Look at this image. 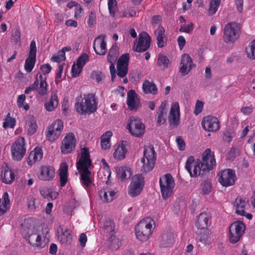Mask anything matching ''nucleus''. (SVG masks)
Instances as JSON below:
<instances>
[{"mask_svg":"<svg viewBox=\"0 0 255 255\" xmlns=\"http://www.w3.org/2000/svg\"><path fill=\"white\" fill-rule=\"evenodd\" d=\"M93 167L89 149L86 147L81 148L80 158L77 162V168L80 175L82 183L85 187H89L92 183L91 176Z\"/></svg>","mask_w":255,"mask_h":255,"instance_id":"1","label":"nucleus"},{"mask_svg":"<svg viewBox=\"0 0 255 255\" xmlns=\"http://www.w3.org/2000/svg\"><path fill=\"white\" fill-rule=\"evenodd\" d=\"M26 97L24 94L19 95L17 98V105L18 108H22L24 110L27 111L29 109L28 104L24 105V102L25 100Z\"/></svg>","mask_w":255,"mask_h":255,"instance_id":"55","label":"nucleus"},{"mask_svg":"<svg viewBox=\"0 0 255 255\" xmlns=\"http://www.w3.org/2000/svg\"><path fill=\"white\" fill-rule=\"evenodd\" d=\"M89 59L88 54L84 53L74 63L71 68V75L73 77H77L80 75L84 65L89 61Z\"/></svg>","mask_w":255,"mask_h":255,"instance_id":"22","label":"nucleus"},{"mask_svg":"<svg viewBox=\"0 0 255 255\" xmlns=\"http://www.w3.org/2000/svg\"><path fill=\"white\" fill-rule=\"evenodd\" d=\"M155 229V222L151 217L142 219L135 226L134 233L136 238L141 242L149 239Z\"/></svg>","mask_w":255,"mask_h":255,"instance_id":"3","label":"nucleus"},{"mask_svg":"<svg viewBox=\"0 0 255 255\" xmlns=\"http://www.w3.org/2000/svg\"><path fill=\"white\" fill-rule=\"evenodd\" d=\"M154 33L156 37L158 47L162 48L165 46L167 43V38L165 35L164 28L161 26H159L155 31Z\"/></svg>","mask_w":255,"mask_h":255,"instance_id":"38","label":"nucleus"},{"mask_svg":"<svg viewBox=\"0 0 255 255\" xmlns=\"http://www.w3.org/2000/svg\"><path fill=\"white\" fill-rule=\"evenodd\" d=\"M199 240L205 245H209L213 241L211 232L206 229L199 236Z\"/></svg>","mask_w":255,"mask_h":255,"instance_id":"44","label":"nucleus"},{"mask_svg":"<svg viewBox=\"0 0 255 255\" xmlns=\"http://www.w3.org/2000/svg\"><path fill=\"white\" fill-rule=\"evenodd\" d=\"M36 46L35 41L32 40L30 44L29 52L28 57L24 64V69L27 73H30L33 69L36 62Z\"/></svg>","mask_w":255,"mask_h":255,"instance_id":"20","label":"nucleus"},{"mask_svg":"<svg viewBox=\"0 0 255 255\" xmlns=\"http://www.w3.org/2000/svg\"><path fill=\"white\" fill-rule=\"evenodd\" d=\"M101 163H102L103 169L104 170V174L105 178L109 179L111 174L110 166L105 159L101 160Z\"/></svg>","mask_w":255,"mask_h":255,"instance_id":"59","label":"nucleus"},{"mask_svg":"<svg viewBox=\"0 0 255 255\" xmlns=\"http://www.w3.org/2000/svg\"><path fill=\"white\" fill-rule=\"evenodd\" d=\"M127 128L132 136L140 137L144 134L145 127L140 119L131 117L128 120Z\"/></svg>","mask_w":255,"mask_h":255,"instance_id":"8","label":"nucleus"},{"mask_svg":"<svg viewBox=\"0 0 255 255\" xmlns=\"http://www.w3.org/2000/svg\"><path fill=\"white\" fill-rule=\"evenodd\" d=\"M65 54L64 49H62L58 52L56 54L52 56L51 60L54 62H60L65 60Z\"/></svg>","mask_w":255,"mask_h":255,"instance_id":"56","label":"nucleus"},{"mask_svg":"<svg viewBox=\"0 0 255 255\" xmlns=\"http://www.w3.org/2000/svg\"><path fill=\"white\" fill-rule=\"evenodd\" d=\"M24 128L29 135H32L36 132L37 129V125L33 116L28 115L25 117Z\"/></svg>","mask_w":255,"mask_h":255,"instance_id":"33","label":"nucleus"},{"mask_svg":"<svg viewBox=\"0 0 255 255\" xmlns=\"http://www.w3.org/2000/svg\"><path fill=\"white\" fill-rule=\"evenodd\" d=\"M37 79L36 91L41 96L45 95L47 93L48 85L46 83V76L41 74H37L36 77Z\"/></svg>","mask_w":255,"mask_h":255,"instance_id":"35","label":"nucleus"},{"mask_svg":"<svg viewBox=\"0 0 255 255\" xmlns=\"http://www.w3.org/2000/svg\"><path fill=\"white\" fill-rule=\"evenodd\" d=\"M200 189L204 195L209 194L213 190L211 183L209 181H204L201 184Z\"/></svg>","mask_w":255,"mask_h":255,"instance_id":"52","label":"nucleus"},{"mask_svg":"<svg viewBox=\"0 0 255 255\" xmlns=\"http://www.w3.org/2000/svg\"><path fill=\"white\" fill-rule=\"evenodd\" d=\"M136 11L133 8L131 3L127 2L123 5V9L121 11L120 17L127 18L133 17L136 15Z\"/></svg>","mask_w":255,"mask_h":255,"instance_id":"42","label":"nucleus"},{"mask_svg":"<svg viewBox=\"0 0 255 255\" xmlns=\"http://www.w3.org/2000/svg\"><path fill=\"white\" fill-rule=\"evenodd\" d=\"M119 55L118 47L113 45L110 49L107 55V60L110 63H115Z\"/></svg>","mask_w":255,"mask_h":255,"instance_id":"48","label":"nucleus"},{"mask_svg":"<svg viewBox=\"0 0 255 255\" xmlns=\"http://www.w3.org/2000/svg\"><path fill=\"white\" fill-rule=\"evenodd\" d=\"M218 176L219 182L224 187L233 186L237 179L235 171L230 169L221 171L218 174Z\"/></svg>","mask_w":255,"mask_h":255,"instance_id":"15","label":"nucleus"},{"mask_svg":"<svg viewBox=\"0 0 255 255\" xmlns=\"http://www.w3.org/2000/svg\"><path fill=\"white\" fill-rule=\"evenodd\" d=\"M246 227L241 221H236L230 226L228 235L229 241L230 243L234 244L238 242L244 234Z\"/></svg>","mask_w":255,"mask_h":255,"instance_id":"11","label":"nucleus"},{"mask_svg":"<svg viewBox=\"0 0 255 255\" xmlns=\"http://www.w3.org/2000/svg\"><path fill=\"white\" fill-rule=\"evenodd\" d=\"M142 90L145 94L153 95L157 94L158 91L156 85L148 80H146L143 83Z\"/></svg>","mask_w":255,"mask_h":255,"instance_id":"45","label":"nucleus"},{"mask_svg":"<svg viewBox=\"0 0 255 255\" xmlns=\"http://www.w3.org/2000/svg\"><path fill=\"white\" fill-rule=\"evenodd\" d=\"M204 103L200 100H197L196 102V104L195 106V108L194 110V114L195 115H198L200 113H201L204 107Z\"/></svg>","mask_w":255,"mask_h":255,"instance_id":"63","label":"nucleus"},{"mask_svg":"<svg viewBox=\"0 0 255 255\" xmlns=\"http://www.w3.org/2000/svg\"><path fill=\"white\" fill-rule=\"evenodd\" d=\"M128 152L129 145L128 142L125 140L121 141L117 143L115 146L113 157L118 161H122L126 158Z\"/></svg>","mask_w":255,"mask_h":255,"instance_id":"19","label":"nucleus"},{"mask_svg":"<svg viewBox=\"0 0 255 255\" xmlns=\"http://www.w3.org/2000/svg\"><path fill=\"white\" fill-rule=\"evenodd\" d=\"M170 64L169 60L166 56L159 54L158 56L157 64L163 69L168 68Z\"/></svg>","mask_w":255,"mask_h":255,"instance_id":"49","label":"nucleus"},{"mask_svg":"<svg viewBox=\"0 0 255 255\" xmlns=\"http://www.w3.org/2000/svg\"><path fill=\"white\" fill-rule=\"evenodd\" d=\"M129 61V54H125L122 55L118 61V75L121 77L126 76L128 71V64Z\"/></svg>","mask_w":255,"mask_h":255,"instance_id":"25","label":"nucleus"},{"mask_svg":"<svg viewBox=\"0 0 255 255\" xmlns=\"http://www.w3.org/2000/svg\"><path fill=\"white\" fill-rule=\"evenodd\" d=\"M246 52L247 57L250 59H255V40L250 42L246 47Z\"/></svg>","mask_w":255,"mask_h":255,"instance_id":"51","label":"nucleus"},{"mask_svg":"<svg viewBox=\"0 0 255 255\" xmlns=\"http://www.w3.org/2000/svg\"><path fill=\"white\" fill-rule=\"evenodd\" d=\"M180 65V72L183 75L188 74L191 70L194 64L192 58L188 54H184L182 55Z\"/></svg>","mask_w":255,"mask_h":255,"instance_id":"29","label":"nucleus"},{"mask_svg":"<svg viewBox=\"0 0 255 255\" xmlns=\"http://www.w3.org/2000/svg\"><path fill=\"white\" fill-rule=\"evenodd\" d=\"M211 216L206 212L201 213L196 218L195 226L198 229H207L211 225Z\"/></svg>","mask_w":255,"mask_h":255,"instance_id":"27","label":"nucleus"},{"mask_svg":"<svg viewBox=\"0 0 255 255\" xmlns=\"http://www.w3.org/2000/svg\"><path fill=\"white\" fill-rule=\"evenodd\" d=\"M29 243L32 246L40 248L44 247L46 245L44 240H42L41 237L39 235H37L35 240L34 239V237H33V238L32 239L31 242Z\"/></svg>","mask_w":255,"mask_h":255,"instance_id":"57","label":"nucleus"},{"mask_svg":"<svg viewBox=\"0 0 255 255\" xmlns=\"http://www.w3.org/2000/svg\"><path fill=\"white\" fill-rule=\"evenodd\" d=\"M221 3V0H210L209 6L207 13L209 16L216 13Z\"/></svg>","mask_w":255,"mask_h":255,"instance_id":"47","label":"nucleus"},{"mask_svg":"<svg viewBox=\"0 0 255 255\" xmlns=\"http://www.w3.org/2000/svg\"><path fill=\"white\" fill-rule=\"evenodd\" d=\"M240 26L235 22H231L225 25L223 38L226 43H234L240 36Z\"/></svg>","mask_w":255,"mask_h":255,"instance_id":"6","label":"nucleus"},{"mask_svg":"<svg viewBox=\"0 0 255 255\" xmlns=\"http://www.w3.org/2000/svg\"><path fill=\"white\" fill-rule=\"evenodd\" d=\"M26 150L24 138L22 137L17 138L11 147V153L13 159L17 161L21 160L24 156Z\"/></svg>","mask_w":255,"mask_h":255,"instance_id":"12","label":"nucleus"},{"mask_svg":"<svg viewBox=\"0 0 255 255\" xmlns=\"http://www.w3.org/2000/svg\"><path fill=\"white\" fill-rule=\"evenodd\" d=\"M185 167L191 177H196L206 172L202 169L200 160H195L192 156L187 158Z\"/></svg>","mask_w":255,"mask_h":255,"instance_id":"14","label":"nucleus"},{"mask_svg":"<svg viewBox=\"0 0 255 255\" xmlns=\"http://www.w3.org/2000/svg\"><path fill=\"white\" fill-rule=\"evenodd\" d=\"M43 155L42 150L40 147H35L29 154L27 159V164L30 166L33 165L41 160Z\"/></svg>","mask_w":255,"mask_h":255,"instance_id":"34","label":"nucleus"},{"mask_svg":"<svg viewBox=\"0 0 255 255\" xmlns=\"http://www.w3.org/2000/svg\"><path fill=\"white\" fill-rule=\"evenodd\" d=\"M117 176L121 180H124L130 177L132 174L131 169L127 166H121L116 168Z\"/></svg>","mask_w":255,"mask_h":255,"instance_id":"41","label":"nucleus"},{"mask_svg":"<svg viewBox=\"0 0 255 255\" xmlns=\"http://www.w3.org/2000/svg\"><path fill=\"white\" fill-rule=\"evenodd\" d=\"M63 66L62 65H60L56 72L55 83L56 85H58L62 81V74L63 73Z\"/></svg>","mask_w":255,"mask_h":255,"instance_id":"60","label":"nucleus"},{"mask_svg":"<svg viewBox=\"0 0 255 255\" xmlns=\"http://www.w3.org/2000/svg\"><path fill=\"white\" fill-rule=\"evenodd\" d=\"M60 183L62 187L64 186L68 181V165L65 162L62 163L59 169Z\"/></svg>","mask_w":255,"mask_h":255,"instance_id":"40","label":"nucleus"},{"mask_svg":"<svg viewBox=\"0 0 255 255\" xmlns=\"http://www.w3.org/2000/svg\"><path fill=\"white\" fill-rule=\"evenodd\" d=\"M108 10L110 15L114 17L118 10V2L117 0H108Z\"/></svg>","mask_w":255,"mask_h":255,"instance_id":"50","label":"nucleus"},{"mask_svg":"<svg viewBox=\"0 0 255 255\" xmlns=\"http://www.w3.org/2000/svg\"><path fill=\"white\" fill-rule=\"evenodd\" d=\"M176 142L177 143V148L179 150L183 151L185 149L186 144L182 137L177 136L176 137Z\"/></svg>","mask_w":255,"mask_h":255,"instance_id":"64","label":"nucleus"},{"mask_svg":"<svg viewBox=\"0 0 255 255\" xmlns=\"http://www.w3.org/2000/svg\"><path fill=\"white\" fill-rule=\"evenodd\" d=\"M193 29L194 24L191 22L188 24L182 25L180 28L179 31L181 32L190 33L192 32Z\"/></svg>","mask_w":255,"mask_h":255,"instance_id":"62","label":"nucleus"},{"mask_svg":"<svg viewBox=\"0 0 255 255\" xmlns=\"http://www.w3.org/2000/svg\"><path fill=\"white\" fill-rule=\"evenodd\" d=\"M127 104L132 111L137 110L140 106V99L134 90H130L128 93Z\"/></svg>","mask_w":255,"mask_h":255,"instance_id":"26","label":"nucleus"},{"mask_svg":"<svg viewBox=\"0 0 255 255\" xmlns=\"http://www.w3.org/2000/svg\"><path fill=\"white\" fill-rule=\"evenodd\" d=\"M113 136V132L111 131H107L104 133L100 137L101 147L103 150H109L111 146V137Z\"/></svg>","mask_w":255,"mask_h":255,"instance_id":"37","label":"nucleus"},{"mask_svg":"<svg viewBox=\"0 0 255 255\" xmlns=\"http://www.w3.org/2000/svg\"><path fill=\"white\" fill-rule=\"evenodd\" d=\"M201 125L203 128L209 132H217L220 128V123L218 119L215 116H207L202 120Z\"/></svg>","mask_w":255,"mask_h":255,"instance_id":"18","label":"nucleus"},{"mask_svg":"<svg viewBox=\"0 0 255 255\" xmlns=\"http://www.w3.org/2000/svg\"><path fill=\"white\" fill-rule=\"evenodd\" d=\"M38 228L34 219L28 218L22 224L20 232L23 238L26 239L28 243H31L32 239L37 235Z\"/></svg>","mask_w":255,"mask_h":255,"instance_id":"7","label":"nucleus"},{"mask_svg":"<svg viewBox=\"0 0 255 255\" xmlns=\"http://www.w3.org/2000/svg\"><path fill=\"white\" fill-rule=\"evenodd\" d=\"M180 108L178 102L173 101L170 105L168 120L169 125L172 127H177L180 124Z\"/></svg>","mask_w":255,"mask_h":255,"instance_id":"13","label":"nucleus"},{"mask_svg":"<svg viewBox=\"0 0 255 255\" xmlns=\"http://www.w3.org/2000/svg\"><path fill=\"white\" fill-rule=\"evenodd\" d=\"M59 104L58 98L56 93H52L50 98L44 103V108L49 112L55 111Z\"/></svg>","mask_w":255,"mask_h":255,"instance_id":"36","label":"nucleus"},{"mask_svg":"<svg viewBox=\"0 0 255 255\" xmlns=\"http://www.w3.org/2000/svg\"><path fill=\"white\" fill-rule=\"evenodd\" d=\"M93 48L95 53L99 55H104L107 52L106 37L104 35L97 36L93 42Z\"/></svg>","mask_w":255,"mask_h":255,"instance_id":"23","label":"nucleus"},{"mask_svg":"<svg viewBox=\"0 0 255 255\" xmlns=\"http://www.w3.org/2000/svg\"><path fill=\"white\" fill-rule=\"evenodd\" d=\"M117 192L108 186L104 187L99 192V198L102 202H111L114 200Z\"/></svg>","mask_w":255,"mask_h":255,"instance_id":"28","label":"nucleus"},{"mask_svg":"<svg viewBox=\"0 0 255 255\" xmlns=\"http://www.w3.org/2000/svg\"><path fill=\"white\" fill-rule=\"evenodd\" d=\"M76 142L75 134L72 132L68 133L62 141L60 147L61 152L64 154L71 153L75 148Z\"/></svg>","mask_w":255,"mask_h":255,"instance_id":"16","label":"nucleus"},{"mask_svg":"<svg viewBox=\"0 0 255 255\" xmlns=\"http://www.w3.org/2000/svg\"><path fill=\"white\" fill-rule=\"evenodd\" d=\"M57 239L63 244L70 243L72 240V231L67 228L60 227L58 230Z\"/></svg>","mask_w":255,"mask_h":255,"instance_id":"31","label":"nucleus"},{"mask_svg":"<svg viewBox=\"0 0 255 255\" xmlns=\"http://www.w3.org/2000/svg\"><path fill=\"white\" fill-rule=\"evenodd\" d=\"M151 38L149 35L145 32L140 33L139 35L138 40L136 44L134 43L133 49L137 52H143L146 51L150 46Z\"/></svg>","mask_w":255,"mask_h":255,"instance_id":"21","label":"nucleus"},{"mask_svg":"<svg viewBox=\"0 0 255 255\" xmlns=\"http://www.w3.org/2000/svg\"><path fill=\"white\" fill-rule=\"evenodd\" d=\"M27 207L29 211H34L36 209L35 204V199L34 197L30 195L27 198Z\"/></svg>","mask_w":255,"mask_h":255,"instance_id":"58","label":"nucleus"},{"mask_svg":"<svg viewBox=\"0 0 255 255\" xmlns=\"http://www.w3.org/2000/svg\"><path fill=\"white\" fill-rule=\"evenodd\" d=\"M144 183V178L142 175L140 174L134 175L132 177L130 183L128 186V194L131 197L138 196L143 189Z\"/></svg>","mask_w":255,"mask_h":255,"instance_id":"10","label":"nucleus"},{"mask_svg":"<svg viewBox=\"0 0 255 255\" xmlns=\"http://www.w3.org/2000/svg\"><path fill=\"white\" fill-rule=\"evenodd\" d=\"M15 119L11 117L10 113H8L3 123V127L6 128H13L15 125Z\"/></svg>","mask_w":255,"mask_h":255,"instance_id":"53","label":"nucleus"},{"mask_svg":"<svg viewBox=\"0 0 255 255\" xmlns=\"http://www.w3.org/2000/svg\"><path fill=\"white\" fill-rule=\"evenodd\" d=\"M91 78L96 81L100 83L104 78V75L100 71H93L91 75Z\"/></svg>","mask_w":255,"mask_h":255,"instance_id":"61","label":"nucleus"},{"mask_svg":"<svg viewBox=\"0 0 255 255\" xmlns=\"http://www.w3.org/2000/svg\"><path fill=\"white\" fill-rule=\"evenodd\" d=\"M168 105V101L165 100L161 102L158 108L156 117V122L158 125H163L166 122Z\"/></svg>","mask_w":255,"mask_h":255,"instance_id":"32","label":"nucleus"},{"mask_svg":"<svg viewBox=\"0 0 255 255\" xmlns=\"http://www.w3.org/2000/svg\"><path fill=\"white\" fill-rule=\"evenodd\" d=\"M200 161L202 169L206 172L212 170L216 165L214 153L210 148H207L204 151Z\"/></svg>","mask_w":255,"mask_h":255,"instance_id":"17","label":"nucleus"},{"mask_svg":"<svg viewBox=\"0 0 255 255\" xmlns=\"http://www.w3.org/2000/svg\"><path fill=\"white\" fill-rule=\"evenodd\" d=\"M159 185L163 199L166 200L173 195L175 182L170 174H165L160 178Z\"/></svg>","mask_w":255,"mask_h":255,"instance_id":"4","label":"nucleus"},{"mask_svg":"<svg viewBox=\"0 0 255 255\" xmlns=\"http://www.w3.org/2000/svg\"><path fill=\"white\" fill-rule=\"evenodd\" d=\"M174 241V235L172 233H166L162 236L159 243L161 247L167 248L171 246L173 244Z\"/></svg>","mask_w":255,"mask_h":255,"instance_id":"43","label":"nucleus"},{"mask_svg":"<svg viewBox=\"0 0 255 255\" xmlns=\"http://www.w3.org/2000/svg\"><path fill=\"white\" fill-rule=\"evenodd\" d=\"M64 128L63 122L57 119L49 126L45 131V136L47 140L53 142L60 136Z\"/></svg>","mask_w":255,"mask_h":255,"instance_id":"9","label":"nucleus"},{"mask_svg":"<svg viewBox=\"0 0 255 255\" xmlns=\"http://www.w3.org/2000/svg\"><path fill=\"white\" fill-rule=\"evenodd\" d=\"M10 205V202L9 198V195L7 192L3 193L2 197V203L0 205V215H2L9 209Z\"/></svg>","mask_w":255,"mask_h":255,"instance_id":"46","label":"nucleus"},{"mask_svg":"<svg viewBox=\"0 0 255 255\" xmlns=\"http://www.w3.org/2000/svg\"><path fill=\"white\" fill-rule=\"evenodd\" d=\"M98 99L95 94H84L83 97L77 99L75 108L81 115H90L97 109Z\"/></svg>","mask_w":255,"mask_h":255,"instance_id":"2","label":"nucleus"},{"mask_svg":"<svg viewBox=\"0 0 255 255\" xmlns=\"http://www.w3.org/2000/svg\"><path fill=\"white\" fill-rule=\"evenodd\" d=\"M15 177V173L10 168L6 165L2 167L0 179L3 183L11 184L14 181Z\"/></svg>","mask_w":255,"mask_h":255,"instance_id":"30","label":"nucleus"},{"mask_svg":"<svg viewBox=\"0 0 255 255\" xmlns=\"http://www.w3.org/2000/svg\"><path fill=\"white\" fill-rule=\"evenodd\" d=\"M249 204L248 200L242 197H238L236 199L234 206L236 207V213L237 214H243L245 209Z\"/></svg>","mask_w":255,"mask_h":255,"instance_id":"39","label":"nucleus"},{"mask_svg":"<svg viewBox=\"0 0 255 255\" xmlns=\"http://www.w3.org/2000/svg\"><path fill=\"white\" fill-rule=\"evenodd\" d=\"M55 175L54 168L51 165H43L39 168L38 178L42 181H50Z\"/></svg>","mask_w":255,"mask_h":255,"instance_id":"24","label":"nucleus"},{"mask_svg":"<svg viewBox=\"0 0 255 255\" xmlns=\"http://www.w3.org/2000/svg\"><path fill=\"white\" fill-rule=\"evenodd\" d=\"M41 195L48 200H53L56 199L58 196V193L53 189H49L47 193H45L44 191H41Z\"/></svg>","mask_w":255,"mask_h":255,"instance_id":"54","label":"nucleus"},{"mask_svg":"<svg viewBox=\"0 0 255 255\" xmlns=\"http://www.w3.org/2000/svg\"><path fill=\"white\" fill-rule=\"evenodd\" d=\"M156 159V153L153 147L150 145L146 146L143 157L141 159L142 163L141 171L147 173L152 170L155 166Z\"/></svg>","mask_w":255,"mask_h":255,"instance_id":"5","label":"nucleus"}]
</instances>
